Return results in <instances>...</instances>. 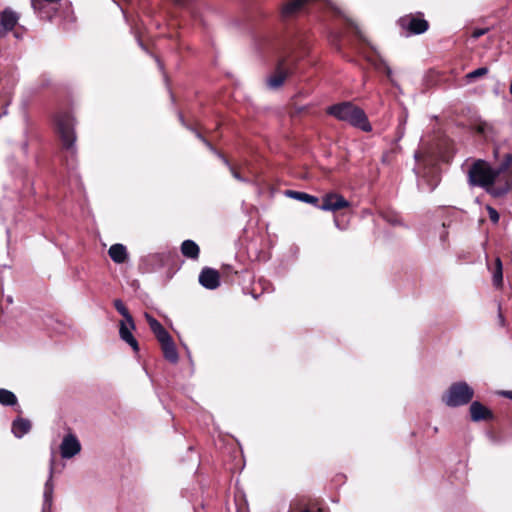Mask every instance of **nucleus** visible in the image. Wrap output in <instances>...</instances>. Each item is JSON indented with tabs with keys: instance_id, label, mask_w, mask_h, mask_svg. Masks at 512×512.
I'll return each instance as SVG.
<instances>
[{
	"instance_id": "f704fd0d",
	"label": "nucleus",
	"mask_w": 512,
	"mask_h": 512,
	"mask_svg": "<svg viewBox=\"0 0 512 512\" xmlns=\"http://www.w3.org/2000/svg\"><path fill=\"white\" fill-rule=\"evenodd\" d=\"M509 91H510V93L512 94V81H511V84H510Z\"/></svg>"
},
{
	"instance_id": "39448f33",
	"label": "nucleus",
	"mask_w": 512,
	"mask_h": 512,
	"mask_svg": "<svg viewBox=\"0 0 512 512\" xmlns=\"http://www.w3.org/2000/svg\"><path fill=\"white\" fill-rule=\"evenodd\" d=\"M400 27L407 31L408 34H422L428 30V22L413 15H405L398 20Z\"/></svg>"
},
{
	"instance_id": "0eeeda50",
	"label": "nucleus",
	"mask_w": 512,
	"mask_h": 512,
	"mask_svg": "<svg viewBox=\"0 0 512 512\" xmlns=\"http://www.w3.org/2000/svg\"><path fill=\"white\" fill-rule=\"evenodd\" d=\"M80 451L81 444L77 437L72 433L65 435L60 444L61 457L64 459H70L80 453Z\"/></svg>"
},
{
	"instance_id": "b1692460",
	"label": "nucleus",
	"mask_w": 512,
	"mask_h": 512,
	"mask_svg": "<svg viewBox=\"0 0 512 512\" xmlns=\"http://www.w3.org/2000/svg\"><path fill=\"white\" fill-rule=\"evenodd\" d=\"M154 334H155L156 338L158 339V341L160 342V344H163L165 342L172 340L171 336L165 330L164 327H161L160 330H157Z\"/></svg>"
},
{
	"instance_id": "7c9ffc66",
	"label": "nucleus",
	"mask_w": 512,
	"mask_h": 512,
	"mask_svg": "<svg viewBox=\"0 0 512 512\" xmlns=\"http://www.w3.org/2000/svg\"><path fill=\"white\" fill-rule=\"evenodd\" d=\"M385 73L389 78L392 77V70L388 65H385Z\"/></svg>"
},
{
	"instance_id": "9b49d317",
	"label": "nucleus",
	"mask_w": 512,
	"mask_h": 512,
	"mask_svg": "<svg viewBox=\"0 0 512 512\" xmlns=\"http://www.w3.org/2000/svg\"><path fill=\"white\" fill-rule=\"evenodd\" d=\"M54 463L55 459L54 456H52L50 461V470H49V477L48 480L45 483L44 487V507L43 509H50L52 505V496H53V483H52V477H53V471H54Z\"/></svg>"
},
{
	"instance_id": "a878e982",
	"label": "nucleus",
	"mask_w": 512,
	"mask_h": 512,
	"mask_svg": "<svg viewBox=\"0 0 512 512\" xmlns=\"http://www.w3.org/2000/svg\"><path fill=\"white\" fill-rule=\"evenodd\" d=\"M487 211L489 214V218L493 223H497L499 221V213L491 206H487Z\"/></svg>"
},
{
	"instance_id": "c756f323",
	"label": "nucleus",
	"mask_w": 512,
	"mask_h": 512,
	"mask_svg": "<svg viewBox=\"0 0 512 512\" xmlns=\"http://www.w3.org/2000/svg\"><path fill=\"white\" fill-rule=\"evenodd\" d=\"M500 395L512 400V391H501Z\"/></svg>"
},
{
	"instance_id": "72a5a7b5",
	"label": "nucleus",
	"mask_w": 512,
	"mask_h": 512,
	"mask_svg": "<svg viewBox=\"0 0 512 512\" xmlns=\"http://www.w3.org/2000/svg\"><path fill=\"white\" fill-rule=\"evenodd\" d=\"M158 257H159V255H156V254L150 256L151 259H155V258H158Z\"/></svg>"
},
{
	"instance_id": "6ab92c4d",
	"label": "nucleus",
	"mask_w": 512,
	"mask_h": 512,
	"mask_svg": "<svg viewBox=\"0 0 512 512\" xmlns=\"http://www.w3.org/2000/svg\"><path fill=\"white\" fill-rule=\"evenodd\" d=\"M161 348L166 360L171 363H177L179 356L173 340L161 344Z\"/></svg>"
},
{
	"instance_id": "dca6fc26",
	"label": "nucleus",
	"mask_w": 512,
	"mask_h": 512,
	"mask_svg": "<svg viewBox=\"0 0 512 512\" xmlns=\"http://www.w3.org/2000/svg\"><path fill=\"white\" fill-rule=\"evenodd\" d=\"M287 195L293 199L299 200L304 203L311 204L317 208L319 206V199L313 195L308 194V193L289 190V191H287Z\"/></svg>"
},
{
	"instance_id": "2eb2a0df",
	"label": "nucleus",
	"mask_w": 512,
	"mask_h": 512,
	"mask_svg": "<svg viewBox=\"0 0 512 512\" xmlns=\"http://www.w3.org/2000/svg\"><path fill=\"white\" fill-rule=\"evenodd\" d=\"M31 429V422L28 419L17 418L12 423V433L17 438H22Z\"/></svg>"
},
{
	"instance_id": "423d86ee",
	"label": "nucleus",
	"mask_w": 512,
	"mask_h": 512,
	"mask_svg": "<svg viewBox=\"0 0 512 512\" xmlns=\"http://www.w3.org/2000/svg\"><path fill=\"white\" fill-rule=\"evenodd\" d=\"M350 202L347 201L342 195L338 193H328L322 198V203H319L318 209L322 211L335 212L344 208H348Z\"/></svg>"
},
{
	"instance_id": "f03ea898",
	"label": "nucleus",
	"mask_w": 512,
	"mask_h": 512,
	"mask_svg": "<svg viewBox=\"0 0 512 512\" xmlns=\"http://www.w3.org/2000/svg\"><path fill=\"white\" fill-rule=\"evenodd\" d=\"M326 112L337 120L346 122L364 132H370L372 130V126L369 123L364 110L355 106L351 102H342L331 105L327 108Z\"/></svg>"
},
{
	"instance_id": "c85d7f7f",
	"label": "nucleus",
	"mask_w": 512,
	"mask_h": 512,
	"mask_svg": "<svg viewBox=\"0 0 512 512\" xmlns=\"http://www.w3.org/2000/svg\"><path fill=\"white\" fill-rule=\"evenodd\" d=\"M196 136L201 140L203 141V143L213 152H216L214 147L211 145V143L209 141H207L205 138H203V136L199 133V132H196Z\"/></svg>"
},
{
	"instance_id": "ddd939ff",
	"label": "nucleus",
	"mask_w": 512,
	"mask_h": 512,
	"mask_svg": "<svg viewBox=\"0 0 512 512\" xmlns=\"http://www.w3.org/2000/svg\"><path fill=\"white\" fill-rule=\"evenodd\" d=\"M108 254L113 262L117 264L124 263L128 258L127 249L123 244H113L109 250Z\"/></svg>"
},
{
	"instance_id": "412c9836",
	"label": "nucleus",
	"mask_w": 512,
	"mask_h": 512,
	"mask_svg": "<svg viewBox=\"0 0 512 512\" xmlns=\"http://www.w3.org/2000/svg\"><path fill=\"white\" fill-rule=\"evenodd\" d=\"M0 403L5 406H12L17 403V398L13 392L0 389Z\"/></svg>"
},
{
	"instance_id": "6e6552de",
	"label": "nucleus",
	"mask_w": 512,
	"mask_h": 512,
	"mask_svg": "<svg viewBox=\"0 0 512 512\" xmlns=\"http://www.w3.org/2000/svg\"><path fill=\"white\" fill-rule=\"evenodd\" d=\"M199 283L206 289L214 290L220 285V275L217 270L205 267L199 274Z\"/></svg>"
},
{
	"instance_id": "7ed1b4c3",
	"label": "nucleus",
	"mask_w": 512,
	"mask_h": 512,
	"mask_svg": "<svg viewBox=\"0 0 512 512\" xmlns=\"http://www.w3.org/2000/svg\"><path fill=\"white\" fill-rule=\"evenodd\" d=\"M474 391L465 382H458L449 388L443 401L450 407H457L467 404L473 397Z\"/></svg>"
},
{
	"instance_id": "a211bd4d",
	"label": "nucleus",
	"mask_w": 512,
	"mask_h": 512,
	"mask_svg": "<svg viewBox=\"0 0 512 512\" xmlns=\"http://www.w3.org/2000/svg\"><path fill=\"white\" fill-rule=\"evenodd\" d=\"M286 77L287 72L284 71L281 66H279L276 72L267 79V84L272 89L279 88L284 83Z\"/></svg>"
},
{
	"instance_id": "393cba45",
	"label": "nucleus",
	"mask_w": 512,
	"mask_h": 512,
	"mask_svg": "<svg viewBox=\"0 0 512 512\" xmlns=\"http://www.w3.org/2000/svg\"><path fill=\"white\" fill-rule=\"evenodd\" d=\"M219 156L222 158L223 162H224V163L229 167V169H230V171H231V173H232L233 177H234L236 180H238V181H240V182H248V180H247V179H245L244 177H242V176H241V175H240V174H239V173L234 169V167L230 165L229 161H228L226 158H224L222 155H219Z\"/></svg>"
},
{
	"instance_id": "f3484780",
	"label": "nucleus",
	"mask_w": 512,
	"mask_h": 512,
	"mask_svg": "<svg viewBox=\"0 0 512 512\" xmlns=\"http://www.w3.org/2000/svg\"><path fill=\"white\" fill-rule=\"evenodd\" d=\"M181 252L182 254L191 259H197L199 256V246L192 240H185L181 244Z\"/></svg>"
},
{
	"instance_id": "5701e85b",
	"label": "nucleus",
	"mask_w": 512,
	"mask_h": 512,
	"mask_svg": "<svg viewBox=\"0 0 512 512\" xmlns=\"http://www.w3.org/2000/svg\"><path fill=\"white\" fill-rule=\"evenodd\" d=\"M145 318H146V320L149 324V327L153 333H155L157 330H160V328L163 327L161 325V323L158 320H156L153 316H151L150 314L145 313Z\"/></svg>"
},
{
	"instance_id": "20e7f679",
	"label": "nucleus",
	"mask_w": 512,
	"mask_h": 512,
	"mask_svg": "<svg viewBox=\"0 0 512 512\" xmlns=\"http://www.w3.org/2000/svg\"><path fill=\"white\" fill-rule=\"evenodd\" d=\"M57 127L61 136L63 146L67 149H73L76 137L74 133V120L68 113L60 115L57 118Z\"/></svg>"
},
{
	"instance_id": "bb28decb",
	"label": "nucleus",
	"mask_w": 512,
	"mask_h": 512,
	"mask_svg": "<svg viewBox=\"0 0 512 512\" xmlns=\"http://www.w3.org/2000/svg\"><path fill=\"white\" fill-rule=\"evenodd\" d=\"M488 32V29L487 28H476L473 30L471 36L474 38V39H478L480 38L481 36H483L484 34H486Z\"/></svg>"
},
{
	"instance_id": "aec40b11",
	"label": "nucleus",
	"mask_w": 512,
	"mask_h": 512,
	"mask_svg": "<svg viewBox=\"0 0 512 512\" xmlns=\"http://www.w3.org/2000/svg\"><path fill=\"white\" fill-rule=\"evenodd\" d=\"M115 309L123 316L124 320H126L131 328H135L134 320L128 309L120 299L114 300Z\"/></svg>"
},
{
	"instance_id": "f8f14e48",
	"label": "nucleus",
	"mask_w": 512,
	"mask_h": 512,
	"mask_svg": "<svg viewBox=\"0 0 512 512\" xmlns=\"http://www.w3.org/2000/svg\"><path fill=\"white\" fill-rule=\"evenodd\" d=\"M470 413L473 421L486 420L492 417L491 411L478 401L470 405Z\"/></svg>"
},
{
	"instance_id": "cd10ccee",
	"label": "nucleus",
	"mask_w": 512,
	"mask_h": 512,
	"mask_svg": "<svg viewBox=\"0 0 512 512\" xmlns=\"http://www.w3.org/2000/svg\"><path fill=\"white\" fill-rule=\"evenodd\" d=\"M492 127L488 123H481L478 125V131L482 134H486Z\"/></svg>"
},
{
	"instance_id": "2f4dec72",
	"label": "nucleus",
	"mask_w": 512,
	"mask_h": 512,
	"mask_svg": "<svg viewBox=\"0 0 512 512\" xmlns=\"http://www.w3.org/2000/svg\"><path fill=\"white\" fill-rule=\"evenodd\" d=\"M177 4L179 5H186L187 3H189L191 0H174Z\"/></svg>"
},
{
	"instance_id": "4be33fe9",
	"label": "nucleus",
	"mask_w": 512,
	"mask_h": 512,
	"mask_svg": "<svg viewBox=\"0 0 512 512\" xmlns=\"http://www.w3.org/2000/svg\"><path fill=\"white\" fill-rule=\"evenodd\" d=\"M488 68L487 67H480V68H477L471 72H469L468 74H466V79L468 81H473L479 77H482V76H485L488 74Z\"/></svg>"
},
{
	"instance_id": "1a4fd4ad",
	"label": "nucleus",
	"mask_w": 512,
	"mask_h": 512,
	"mask_svg": "<svg viewBox=\"0 0 512 512\" xmlns=\"http://www.w3.org/2000/svg\"><path fill=\"white\" fill-rule=\"evenodd\" d=\"M18 15L12 10H4L0 16V36L13 30L18 22Z\"/></svg>"
},
{
	"instance_id": "4468645a",
	"label": "nucleus",
	"mask_w": 512,
	"mask_h": 512,
	"mask_svg": "<svg viewBox=\"0 0 512 512\" xmlns=\"http://www.w3.org/2000/svg\"><path fill=\"white\" fill-rule=\"evenodd\" d=\"M488 269L492 274V282L495 288L500 289L503 286V266L502 261L499 257L495 259L494 265L491 267L488 265Z\"/></svg>"
},
{
	"instance_id": "9d476101",
	"label": "nucleus",
	"mask_w": 512,
	"mask_h": 512,
	"mask_svg": "<svg viewBox=\"0 0 512 512\" xmlns=\"http://www.w3.org/2000/svg\"><path fill=\"white\" fill-rule=\"evenodd\" d=\"M135 328H131L126 320L120 322L119 335L120 338L126 342L134 352L139 351V344L135 337L132 334V330Z\"/></svg>"
},
{
	"instance_id": "f257e3e1",
	"label": "nucleus",
	"mask_w": 512,
	"mask_h": 512,
	"mask_svg": "<svg viewBox=\"0 0 512 512\" xmlns=\"http://www.w3.org/2000/svg\"><path fill=\"white\" fill-rule=\"evenodd\" d=\"M511 164V154H506L497 167L491 166L485 160L478 159L467 171L468 184L472 187H481L495 197L502 196L509 190L506 172Z\"/></svg>"
},
{
	"instance_id": "473e14b6",
	"label": "nucleus",
	"mask_w": 512,
	"mask_h": 512,
	"mask_svg": "<svg viewBox=\"0 0 512 512\" xmlns=\"http://www.w3.org/2000/svg\"><path fill=\"white\" fill-rule=\"evenodd\" d=\"M499 321H501V323H503V322H504V318H503V316L501 315V313H499Z\"/></svg>"
},
{
	"instance_id": "c9c22d12",
	"label": "nucleus",
	"mask_w": 512,
	"mask_h": 512,
	"mask_svg": "<svg viewBox=\"0 0 512 512\" xmlns=\"http://www.w3.org/2000/svg\"><path fill=\"white\" fill-rule=\"evenodd\" d=\"M301 512H310L308 509H303Z\"/></svg>"
}]
</instances>
